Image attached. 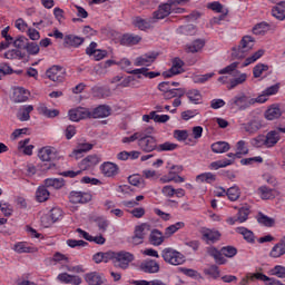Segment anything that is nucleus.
Instances as JSON below:
<instances>
[{
	"instance_id": "obj_1",
	"label": "nucleus",
	"mask_w": 285,
	"mask_h": 285,
	"mask_svg": "<svg viewBox=\"0 0 285 285\" xmlns=\"http://www.w3.org/2000/svg\"><path fill=\"white\" fill-rule=\"evenodd\" d=\"M255 46V38L250 36H244L240 40V43L238 47L233 48L232 57L233 59H244L250 50H253V47Z\"/></svg>"
},
{
	"instance_id": "obj_2",
	"label": "nucleus",
	"mask_w": 285,
	"mask_h": 285,
	"mask_svg": "<svg viewBox=\"0 0 285 285\" xmlns=\"http://www.w3.org/2000/svg\"><path fill=\"white\" fill-rule=\"evenodd\" d=\"M161 257L166 264H170L171 266H181L184 262H186V257L180 252L173 247H166L161 250Z\"/></svg>"
},
{
	"instance_id": "obj_3",
	"label": "nucleus",
	"mask_w": 285,
	"mask_h": 285,
	"mask_svg": "<svg viewBox=\"0 0 285 285\" xmlns=\"http://www.w3.org/2000/svg\"><path fill=\"white\" fill-rule=\"evenodd\" d=\"M132 262H135V254L126 250L116 252V258L114 261L115 268L128 271Z\"/></svg>"
},
{
	"instance_id": "obj_4",
	"label": "nucleus",
	"mask_w": 285,
	"mask_h": 285,
	"mask_svg": "<svg viewBox=\"0 0 285 285\" xmlns=\"http://www.w3.org/2000/svg\"><path fill=\"white\" fill-rule=\"evenodd\" d=\"M228 106H230V108H236L237 110H247V108L253 106V100L245 94H238L228 101Z\"/></svg>"
},
{
	"instance_id": "obj_5",
	"label": "nucleus",
	"mask_w": 285,
	"mask_h": 285,
	"mask_svg": "<svg viewBox=\"0 0 285 285\" xmlns=\"http://www.w3.org/2000/svg\"><path fill=\"white\" fill-rule=\"evenodd\" d=\"M150 233V224L142 223L135 227L134 236L131 237V243L135 246H139V244H144V239H146V235Z\"/></svg>"
},
{
	"instance_id": "obj_6",
	"label": "nucleus",
	"mask_w": 285,
	"mask_h": 285,
	"mask_svg": "<svg viewBox=\"0 0 285 285\" xmlns=\"http://www.w3.org/2000/svg\"><path fill=\"white\" fill-rule=\"evenodd\" d=\"M46 75L50 81L61 83L63 82V79H66V69L61 66H52L47 70Z\"/></svg>"
},
{
	"instance_id": "obj_7",
	"label": "nucleus",
	"mask_w": 285,
	"mask_h": 285,
	"mask_svg": "<svg viewBox=\"0 0 285 285\" xmlns=\"http://www.w3.org/2000/svg\"><path fill=\"white\" fill-rule=\"evenodd\" d=\"M177 144H161L159 146L150 145V144H140V150L144 153H153V150H157L158 153L176 150Z\"/></svg>"
},
{
	"instance_id": "obj_8",
	"label": "nucleus",
	"mask_w": 285,
	"mask_h": 285,
	"mask_svg": "<svg viewBox=\"0 0 285 285\" xmlns=\"http://www.w3.org/2000/svg\"><path fill=\"white\" fill-rule=\"evenodd\" d=\"M68 115L70 121H81V119H90V109L78 107L76 109H70Z\"/></svg>"
},
{
	"instance_id": "obj_9",
	"label": "nucleus",
	"mask_w": 285,
	"mask_h": 285,
	"mask_svg": "<svg viewBox=\"0 0 285 285\" xmlns=\"http://www.w3.org/2000/svg\"><path fill=\"white\" fill-rule=\"evenodd\" d=\"M200 233L203 236L202 239L206 242V244H217L222 238V233L217 229L203 228Z\"/></svg>"
},
{
	"instance_id": "obj_10",
	"label": "nucleus",
	"mask_w": 285,
	"mask_h": 285,
	"mask_svg": "<svg viewBox=\"0 0 285 285\" xmlns=\"http://www.w3.org/2000/svg\"><path fill=\"white\" fill-rule=\"evenodd\" d=\"M132 141H142V144H155V141L157 140L155 139V137L141 132H136L129 137L122 138V144H130Z\"/></svg>"
},
{
	"instance_id": "obj_11",
	"label": "nucleus",
	"mask_w": 285,
	"mask_h": 285,
	"mask_svg": "<svg viewBox=\"0 0 285 285\" xmlns=\"http://www.w3.org/2000/svg\"><path fill=\"white\" fill-rule=\"evenodd\" d=\"M71 204H88L92 200V195L86 191H71L69 195Z\"/></svg>"
},
{
	"instance_id": "obj_12",
	"label": "nucleus",
	"mask_w": 285,
	"mask_h": 285,
	"mask_svg": "<svg viewBox=\"0 0 285 285\" xmlns=\"http://www.w3.org/2000/svg\"><path fill=\"white\" fill-rule=\"evenodd\" d=\"M110 117V107L106 105H100L94 110H89V119H104Z\"/></svg>"
},
{
	"instance_id": "obj_13",
	"label": "nucleus",
	"mask_w": 285,
	"mask_h": 285,
	"mask_svg": "<svg viewBox=\"0 0 285 285\" xmlns=\"http://www.w3.org/2000/svg\"><path fill=\"white\" fill-rule=\"evenodd\" d=\"M100 170L105 177H116V175H119V166L115 163H104L100 166Z\"/></svg>"
},
{
	"instance_id": "obj_14",
	"label": "nucleus",
	"mask_w": 285,
	"mask_h": 285,
	"mask_svg": "<svg viewBox=\"0 0 285 285\" xmlns=\"http://www.w3.org/2000/svg\"><path fill=\"white\" fill-rule=\"evenodd\" d=\"M181 68H184V61L179 58H175L173 60V66L171 68L164 72V77H166L167 79L170 78V77H175V75H181Z\"/></svg>"
},
{
	"instance_id": "obj_15",
	"label": "nucleus",
	"mask_w": 285,
	"mask_h": 285,
	"mask_svg": "<svg viewBox=\"0 0 285 285\" xmlns=\"http://www.w3.org/2000/svg\"><path fill=\"white\" fill-rule=\"evenodd\" d=\"M283 255H285V236L281 238L279 242L275 244L269 252V257L273 259L283 257Z\"/></svg>"
},
{
	"instance_id": "obj_16",
	"label": "nucleus",
	"mask_w": 285,
	"mask_h": 285,
	"mask_svg": "<svg viewBox=\"0 0 285 285\" xmlns=\"http://www.w3.org/2000/svg\"><path fill=\"white\" fill-rule=\"evenodd\" d=\"M155 59H157V53L149 52L145 53L142 56H139L135 59L134 65L135 66H150L151 63H155Z\"/></svg>"
},
{
	"instance_id": "obj_17",
	"label": "nucleus",
	"mask_w": 285,
	"mask_h": 285,
	"mask_svg": "<svg viewBox=\"0 0 285 285\" xmlns=\"http://www.w3.org/2000/svg\"><path fill=\"white\" fill-rule=\"evenodd\" d=\"M92 147H94L92 144H79L77 148L72 150V153L70 154V157H73L75 159H81L83 155H86L87 153H90Z\"/></svg>"
},
{
	"instance_id": "obj_18",
	"label": "nucleus",
	"mask_w": 285,
	"mask_h": 285,
	"mask_svg": "<svg viewBox=\"0 0 285 285\" xmlns=\"http://www.w3.org/2000/svg\"><path fill=\"white\" fill-rule=\"evenodd\" d=\"M83 41V38L75 35H67L63 38L65 48H79Z\"/></svg>"
},
{
	"instance_id": "obj_19",
	"label": "nucleus",
	"mask_w": 285,
	"mask_h": 285,
	"mask_svg": "<svg viewBox=\"0 0 285 285\" xmlns=\"http://www.w3.org/2000/svg\"><path fill=\"white\" fill-rule=\"evenodd\" d=\"M142 273L155 274L159 271V263L154 259H146L140 264Z\"/></svg>"
},
{
	"instance_id": "obj_20",
	"label": "nucleus",
	"mask_w": 285,
	"mask_h": 285,
	"mask_svg": "<svg viewBox=\"0 0 285 285\" xmlns=\"http://www.w3.org/2000/svg\"><path fill=\"white\" fill-rule=\"evenodd\" d=\"M55 155H57V150L50 146L42 147L38 153L41 161H51V159H55Z\"/></svg>"
},
{
	"instance_id": "obj_21",
	"label": "nucleus",
	"mask_w": 285,
	"mask_h": 285,
	"mask_svg": "<svg viewBox=\"0 0 285 285\" xmlns=\"http://www.w3.org/2000/svg\"><path fill=\"white\" fill-rule=\"evenodd\" d=\"M173 12L170 2H166L158 7V10L154 12V19H166Z\"/></svg>"
},
{
	"instance_id": "obj_22",
	"label": "nucleus",
	"mask_w": 285,
	"mask_h": 285,
	"mask_svg": "<svg viewBox=\"0 0 285 285\" xmlns=\"http://www.w3.org/2000/svg\"><path fill=\"white\" fill-rule=\"evenodd\" d=\"M252 279H258L264 282L265 285H285L277 278L268 277L264 273H255L252 275Z\"/></svg>"
},
{
	"instance_id": "obj_23",
	"label": "nucleus",
	"mask_w": 285,
	"mask_h": 285,
	"mask_svg": "<svg viewBox=\"0 0 285 285\" xmlns=\"http://www.w3.org/2000/svg\"><path fill=\"white\" fill-rule=\"evenodd\" d=\"M57 279L61 282L62 284H72V285H80L81 284V277L70 275L68 273H61L58 275Z\"/></svg>"
},
{
	"instance_id": "obj_24",
	"label": "nucleus",
	"mask_w": 285,
	"mask_h": 285,
	"mask_svg": "<svg viewBox=\"0 0 285 285\" xmlns=\"http://www.w3.org/2000/svg\"><path fill=\"white\" fill-rule=\"evenodd\" d=\"M265 119L267 121H275V119H279L282 117V109H279V106L272 105L264 114Z\"/></svg>"
},
{
	"instance_id": "obj_25",
	"label": "nucleus",
	"mask_w": 285,
	"mask_h": 285,
	"mask_svg": "<svg viewBox=\"0 0 285 285\" xmlns=\"http://www.w3.org/2000/svg\"><path fill=\"white\" fill-rule=\"evenodd\" d=\"M28 97H30V92L22 87H18L13 90L14 104H23V101H28Z\"/></svg>"
},
{
	"instance_id": "obj_26",
	"label": "nucleus",
	"mask_w": 285,
	"mask_h": 285,
	"mask_svg": "<svg viewBox=\"0 0 285 285\" xmlns=\"http://www.w3.org/2000/svg\"><path fill=\"white\" fill-rule=\"evenodd\" d=\"M257 195L263 200L275 199V189H273L266 185H263V186L258 187Z\"/></svg>"
},
{
	"instance_id": "obj_27",
	"label": "nucleus",
	"mask_w": 285,
	"mask_h": 285,
	"mask_svg": "<svg viewBox=\"0 0 285 285\" xmlns=\"http://www.w3.org/2000/svg\"><path fill=\"white\" fill-rule=\"evenodd\" d=\"M85 281L88 285H101L104 284V275L97 272H91L85 275Z\"/></svg>"
},
{
	"instance_id": "obj_28",
	"label": "nucleus",
	"mask_w": 285,
	"mask_h": 285,
	"mask_svg": "<svg viewBox=\"0 0 285 285\" xmlns=\"http://www.w3.org/2000/svg\"><path fill=\"white\" fill-rule=\"evenodd\" d=\"M35 110V107L32 105H24L19 108L17 117L20 121H29L30 119V112Z\"/></svg>"
},
{
	"instance_id": "obj_29",
	"label": "nucleus",
	"mask_w": 285,
	"mask_h": 285,
	"mask_svg": "<svg viewBox=\"0 0 285 285\" xmlns=\"http://www.w3.org/2000/svg\"><path fill=\"white\" fill-rule=\"evenodd\" d=\"M164 239H166V236H164L159 229L151 230L149 242L153 246H161L164 244Z\"/></svg>"
},
{
	"instance_id": "obj_30",
	"label": "nucleus",
	"mask_w": 285,
	"mask_h": 285,
	"mask_svg": "<svg viewBox=\"0 0 285 285\" xmlns=\"http://www.w3.org/2000/svg\"><path fill=\"white\" fill-rule=\"evenodd\" d=\"M141 41V37L135 33H125L121 38L122 46H137Z\"/></svg>"
},
{
	"instance_id": "obj_31",
	"label": "nucleus",
	"mask_w": 285,
	"mask_h": 285,
	"mask_svg": "<svg viewBox=\"0 0 285 285\" xmlns=\"http://www.w3.org/2000/svg\"><path fill=\"white\" fill-rule=\"evenodd\" d=\"M236 233L242 235L248 244H255V234L246 227H237Z\"/></svg>"
},
{
	"instance_id": "obj_32",
	"label": "nucleus",
	"mask_w": 285,
	"mask_h": 285,
	"mask_svg": "<svg viewBox=\"0 0 285 285\" xmlns=\"http://www.w3.org/2000/svg\"><path fill=\"white\" fill-rule=\"evenodd\" d=\"M131 23L138 30H150V21L141 17H134Z\"/></svg>"
},
{
	"instance_id": "obj_33",
	"label": "nucleus",
	"mask_w": 285,
	"mask_h": 285,
	"mask_svg": "<svg viewBox=\"0 0 285 285\" xmlns=\"http://www.w3.org/2000/svg\"><path fill=\"white\" fill-rule=\"evenodd\" d=\"M272 14L275 17V19H278L279 21H284L285 19V2L281 1L276 4L274 9H272Z\"/></svg>"
},
{
	"instance_id": "obj_34",
	"label": "nucleus",
	"mask_w": 285,
	"mask_h": 285,
	"mask_svg": "<svg viewBox=\"0 0 285 285\" xmlns=\"http://www.w3.org/2000/svg\"><path fill=\"white\" fill-rule=\"evenodd\" d=\"M39 115H43V117H48V119H53V117H59V110L57 109H48L46 105H40L38 107Z\"/></svg>"
},
{
	"instance_id": "obj_35",
	"label": "nucleus",
	"mask_w": 285,
	"mask_h": 285,
	"mask_svg": "<svg viewBox=\"0 0 285 285\" xmlns=\"http://www.w3.org/2000/svg\"><path fill=\"white\" fill-rule=\"evenodd\" d=\"M204 46H206V42L202 39H197L186 46V51L191 53L199 52Z\"/></svg>"
},
{
	"instance_id": "obj_36",
	"label": "nucleus",
	"mask_w": 285,
	"mask_h": 285,
	"mask_svg": "<svg viewBox=\"0 0 285 285\" xmlns=\"http://www.w3.org/2000/svg\"><path fill=\"white\" fill-rule=\"evenodd\" d=\"M184 95H186V90L185 89L176 88V89H170L166 94H163V97L166 100H170V99H175L177 97L181 98V97H184Z\"/></svg>"
},
{
	"instance_id": "obj_37",
	"label": "nucleus",
	"mask_w": 285,
	"mask_h": 285,
	"mask_svg": "<svg viewBox=\"0 0 285 285\" xmlns=\"http://www.w3.org/2000/svg\"><path fill=\"white\" fill-rule=\"evenodd\" d=\"M207 254L210 257H214L216 264H226V258H224V256L222 255V252H219L217 248L208 247Z\"/></svg>"
},
{
	"instance_id": "obj_38",
	"label": "nucleus",
	"mask_w": 285,
	"mask_h": 285,
	"mask_svg": "<svg viewBox=\"0 0 285 285\" xmlns=\"http://www.w3.org/2000/svg\"><path fill=\"white\" fill-rule=\"evenodd\" d=\"M36 198L37 202L40 203L48 202V199H50V191L48 188H46V186H40L36 191Z\"/></svg>"
},
{
	"instance_id": "obj_39",
	"label": "nucleus",
	"mask_w": 285,
	"mask_h": 285,
	"mask_svg": "<svg viewBox=\"0 0 285 285\" xmlns=\"http://www.w3.org/2000/svg\"><path fill=\"white\" fill-rule=\"evenodd\" d=\"M238 66H239V62H233L227 67L220 69L218 71V75H234V77H237V75H239V71H237Z\"/></svg>"
},
{
	"instance_id": "obj_40",
	"label": "nucleus",
	"mask_w": 285,
	"mask_h": 285,
	"mask_svg": "<svg viewBox=\"0 0 285 285\" xmlns=\"http://www.w3.org/2000/svg\"><path fill=\"white\" fill-rule=\"evenodd\" d=\"M257 222L267 228H273V226H275V219L264 215L263 213H258Z\"/></svg>"
},
{
	"instance_id": "obj_41",
	"label": "nucleus",
	"mask_w": 285,
	"mask_h": 285,
	"mask_svg": "<svg viewBox=\"0 0 285 285\" xmlns=\"http://www.w3.org/2000/svg\"><path fill=\"white\" fill-rule=\"evenodd\" d=\"M229 202H237L242 196V190L237 187V185L229 187L226 193Z\"/></svg>"
},
{
	"instance_id": "obj_42",
	"label": "nucleus",
	"mask_w": 285,
	"mask_h": 285,
	"mask_svg": "<svg viewBox=\"0 0 285 285\" xmlns=\"http://www.w3.org/2000/svg\"><path fill=\"white\" fill-rule=\"evenodd\" d=\"M45 186L47 188H63V178H47L45 180Z\"/></svg>"
},
{
	"instance_id": "obj_43",
	"label": "nucleus",
	"mask_w": 285,
	"mask_h": 285,
	"mask_svg": "<svg viewBox=\"0 0 285 285\" xmlns=\"http://www.w3.org/2000/svg\"><path fill=\"white\" fill-rule=\"evenodd\" d=\"M184 226H186V224L184 222H178L174 225L168 226L165 229V237H173V235H175V233H177V230H181V228H184Z\"/></svg>"
},
{
	"instance_id": "obj_44",
	"label": "nucleus",
	"mask_w": 285,
	"mask_h": 285,
	"mask_svg": "<svg viewBox=\"0 0 285 285\" xmlns=\"http://www.w3.org/2000/svg\"><path fill=\"white\" fill-rule=\"evenodd\" d=\"M128 181L131 186H136L137 188H146V183L144 178L139 175H131L128 177Z\"/></svg>"
},
{
	"instance_id": "obj_45",
	"label": "nucleus",
	"mask_w": 285,
	"mask_h": 285,
	"mask_svg": "<svg viewBox=\"0 0 285 285\" xmlns=\"http://www.w3.org/2000/svg\"><path fill=\"white\" fill-rule=\"evenodd\" d=\"M26 53L19 49H11L4 52V59H23Z\"/></svg>"
},
{
	"instance_id": "obj_46",
	"label": "nucleus",
	"mask_w": 285,
	"mask_h": 285,
	"mask_svg": "<svg viewBox=\"0 0 285 285\" xmlns=\"http://www.w3.org/2000/svg\"><path fill=\"white\" fill-rule=\"evenodd\" d=\"M262 128V122L259 120H250L248 124L244 125L246 132H257Z\"/></svg>"
},
{
	"instance_id": "obj_47",
	"label": "nucleus",
	"mask_w": 285,
	"mask_h": 285,
	"mask_svg": "<svg viewBox=\"0 0 285 285\" xmlns=\"http://www.w3.org/2000/svg\"><path fill=\"white\" fill-rule=\"evenodd\" d=\"M212 150L216 155H222L230 150V145L229 144H212Z\"/></svg>"
},
{
	"instance_id": "obj_48",
	"label": "nucleus",
	"mask_w": 285,
	"mask_h": 285,
	"mask_svg": "<svg viewBox=\"0 0 285 285\" xmlns=\"http://www.w3.org/2000/svg\"><path fill=\"white\" fill-rule=\"evenodd\" d=\"M217 179V176L213 173L200 174L196 177V181H206V184H213Z\"/></svg>"
},
{
	"instance_id": "obj_49",
	"label": "nucleus",
	"mask_w": 285,
	"mask_h": 285,
	"mask_svg": "<svg viewBox=\"0 0 285 285\" xmlns=\"http://www.w3.org/2000/svg\"><path fill=\"white\" fill-rule=\"evenodd\" d=\"M233 165V159H223V160H217L213 161L210 164V168L214 170H219V168H226V166Z\"/></svg>"
},
{
	"instance_id": "obj_50",
	"label": "nucleus",
	"mask_w": 285,
	"mask_h": 285,
	"mask_svg": "<svg viewBox=\"0 0 285 285\" xmlns=\"http://www.w3.org/2000/svg\"><path fill=\"white\" fill-rule=\"evenodd\" d=\"M281 139L279 131L272 130L266 135L265 144H277Z\"/></svg>"
},
{
	"instance_id": "obj_51",
	"label": "nucleus",
	"mask_w": 285,
	"mask_h": 285,
	"mask_svg": "<svg viewBox=\"0 0 285 285\" xmlns=\"http://www.w3.org/2000/svg\"><path fill=\"white\" fill-rule=\"evenodd\" d=\"M271 275L278 277L279 279H285V267L282 265H276L269 271Z\"/></svg>"
},
{
	"instance_id": "obj_52",
	"label": "nucleus",
	"mask_w": 285,
	"mask_h": 285,
	"mask_svg": "<svg viewBox=\"0 0 285 285\" xmlns=\"http://www.w3.org/2000/svg\"><path fill=\"white\" fill-rule=\"evenodd\" d=\"M187 97L189 101H191V104H199V101L202 100V94L197 89L189 90L187 92Z\"/></svg>"
},
{
	"instance_id": "obj_53",
	"label": "nucleus",
	"mask_w": 285,
	"mask_h": 285,
	"mask_svg": "<svg viewBox=\"0 0 285 285\" xmlns=\"http://www.w3.org/2000/svg\"><path fill=\"white\" fill-rule=\"evenodd\" d=\"M213 77H215V72L198 75L194 77V83H206V81H209V79H213Z\"/></svg>"
},
{
	"instance_id": "obj_54",
	"label": "nucleus",
	"mask_w": 285,
	"mask_h": 285,
	"mask_svg": "<svg viewBox=\"0 0 285 285\" xmlns=\"http://www.w3.org/2000/svg\"><path fill=\"white\" fill-rule=\"evenodd\" d=\"M263 56H264V50H258L253 56L246 58L243 66L244 67L250 66V63H255V61H257V59H261Z\"/></svg>"
},
{
	"instance_id": "obj_55",
	"label": "nucleus",
	"mask_w": 285,
	"mask_h": 285,
	"mask_svg": "<svg viewBox=\"0 0 285 285\" xmlns=\"http://www.w3.org/2000/svg\"><path fill=\"white\" fill-rule=\"evenodd\" d=\"M263 56H264V50H258L253 56L246 58L243 66L244 67L250 66V63H255V61H257V59H261Z\"/></svg>"
},
{
	"instance_id": "obj_56",
	"label": "nucleus",
	"mask_w": 285,
	"mask_h": 285,
	"mask_svg": "<svg viewBox=\"0 0 285 285\" xmlns=\"http://www.w3.org/2000/svg\"><path fill=\"white\" fill-rule=\"evenodd\" d=\"M14 48H18V50H26V47L28 46V38L20 36L16 40H13Z\"/></svg>"
},
{
	"instance_id": "obj_57",
	"label": "nucleus",
	"mask_w": 285,
	"mask_h": 285,
	"mask_svg": "<svg viewBox=\"0 0 285 285\" xmlns=\"http://www.w3.org/2000/svg\"><path fill=\"white\" fill-rule=\"evenodd\" d=\"M247 77L248 76L246 73H240L237 78L230 80L229 90H233V88H237V86L244 83V81H246Z\"/></svg>"
},
{
	"instance_id": "obj_58",
	"label": "nucleus",
	"mask_w": 285,
	"mask_h": 285,
	"mask_svg": "<svg viewBox=\"0 0 285 285\" xmlns=\"http://www.w3.org/2000/svg\"><path fill=\"white\" fill-rule=\"evenodd\" d=\"M254 35H266L268 32V23L261 22L253 28Z\"/></svg>"
},
{
	"instance_id": "obj_59",
	"label": "nucleus",
	"mask_w": 285,
	"mask_h": 285,
	"mask_svg": "<svg viewBox=\"0 0 285 285\" xmlns=\"http://www.w3.org/2000/svg\"><path fill=\"white\" fill-rule=\"evenodd\" d=\"M249 213L250 212L247 207L240 208L237 213V222H239V224H244V222L248 219Z\"/></svg>"
},
{
	"instance_id": "obj_60",
	"label": "nucleus",
	"mask_w": 285,
	"mask_h": 285,
	"mask_svg": "<svg viewBox=\"0 0 285 285\" xmlns=\"http://www.w3.org/2000/svg\"><path fill=\"white\" fill-rule=\"evenodd\" d=\"M16 253H32V248L28 246V243H17L13 247Z\"/></svg>"
},
{
	"instance_id": "obj_61",
	"label": "nucleus",
	"mask_w": 285,
	"mask_h": 285,
	"mask_svg": "<svg viewBox=\"0 0 285 285\" xmlns=\"http://www.w3.org/2000/svg\"><path fill=\"white\" fill-rule=\"evenodd\" d=\"M266 70H268V66L267 65H256L253 69V75L255 77V79L262 77V75H264V72H266Z\"/></svg>"
},
{
	"instance_id": "obj_62",
	"label": "nucleus",
	"mask_w": 285,
	"mask_h": 285,
	"mask_svg": "<svg viewBox=\"0 0 285 285\" xmlns=\"http://www.w3.org/2000/svg\"><path fill=\"white\" fill-rule=\"evenodd\" d=\"M220 253L225 257H235V255H237V248L233 246H225L220 249Z\"/></svg>"
},
{
	"instance_id": "obj_63",
	"label": "nucleus",
	"mask_w": 285,
	"mask_h": 285,
	"mask_svg": "<svg viewBox=\"0 0 285 285\" xmlns=\"http://www.w3.org/2000/svg\"><path fill=\"white\" fill-rule=\"evenodd\" d=\"M32 150H35V146L33 145H19L18 146V153L22 154V155H32Z\"/></svg>"
},
{
	"instance_id": "obj_64",
	"label": "nucleus",
	"mask_w": 285,
	"mask_h": 285,
	"mask_svg": "<svg viewBox=\"0 0 285 285\" xmlns=\"http://www.w3.org/2000/svg\"><path fill=\"white\" fill-rule=\"evenodd\" d=\"M174 138L177 139V141H186V139H188V130H174Z\"/></svg>"
}]
</instances>
